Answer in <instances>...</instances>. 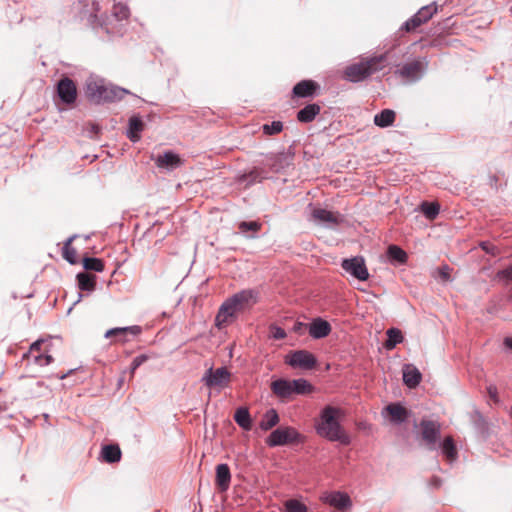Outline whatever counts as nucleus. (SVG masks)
<instances>
[{"instance_id": "f257e3e1", "label": "nucleus", "mask_w": 512, "mask_h": 512, "mask_svg": "<svg viewBox=\"0 0 512 512\" xmlns=\"http://www.w3.org/2000/svg\"><path fill=\"white\" fill-rule=\"evenodd\" d=\"M255 302V294L252 290H243L234 294L220 306L215 317V325L219 329L227 326L237 317L238 313L250 308Z\"/></svg>"}, {"instance_id": "f03ea898", "label": "nucleus", "mask_w": 512, "mask_h": 512, "mask_svg": "<svg viewBox=\"0 0 512 512\" xmlns=\"http://www.w3.org/2000/svg\"><path fill=\"white\" fill-rule=\"evenodd\" d=\"M340 409L326 406L320 415V421L316 426L317 433L330 441H338L343 445L350 444V437L345 433L338 422Z\"/></svg>"}, {"instance_id": "7ed1b4c3", "label": "nucleus", "mask_w": 512, "mask_h": 512, "mask_svg": "<svg viewBox=\"0 0 512 512\" xmlns=\"http://www.w3.org/2000/svg\"><path fill=\"white\" fill-rule=\"evenodd\" d=\"M387 64V58L384 55L361 58L346 66L343 76L350 82H360L383 70Z\"/></svg>"}, {"instance_id": "20e7f679", "label": "nucleus", "mask_w": 512, "mask_h": 512, "mask_svg": "<svg viewBox=\"0 0 512 512\" xmlns=\"http://www.w3.org/2000/svg\"><path fill=\"white\" fill-rule=\"evenodd\" d=\"M271 391L283 401H288L294 394L306 395L313 392V386L305 379H277L271 383Z\"/></svg>"}, {"instance_id": "39448f33", "label": "nucleus", "mask_w": 512, "mask_h": 512, "mask_svg": "<svg viewBox=\"0 0 512 512\" xmlns=\"http://www.w3.org/2000/svg\"><path fill=\"white\" fill-rule=\"evenodd\" d=\"M85 88L86 96H123L129 93L126 89L114 86L95 75L87 78Z\"/></svg>"}, {"instance_id": "423d86ee", "label": "nucleus", "mask_w": 512, "mask_h": 512, "mask_svg": "<svg viewBox=\"0 0 512 512\" xmlns=\"http://www.w3.org/2000/svg\"><path fill=\"white\" fill-rule=\"evenodd\" d=\"M300 437L295 428L281 426L268 436L266 444L270 447L289 445L299 442Z\"/></svg>"}, {"instance_id": "0eeeda50", "label": "nucleus", "mask_w": 512, "mask_h": 512, "mask_svg": "<svg viewBox=\"0 0 512 512\" xmlns=\"http://www.w3.org/2000/svg\"><path fill=\"white\" fill-rule=\"evenodd\" d=\"M437 10L438 6L434 2L423 6L402 25L401 30L405 32L416 31L417 28L428 22L437 13Z\"/></svg>"}, {"instance_id": "6e6552de", "label": "nucleus", "mask_w": 512, "mask_h": 512, "mask_svg": "<svg viewBox=\"0 0 512 512\" xmlns=\"http://www.w3.org/2000/svg\"><path fill=\"white\" fill-rule=\"evenodd\" d=\"M425 66L424 59L413 58L404 64L397 65L395 73L405 81H415L422 76Z\"/></svg>"}, {"instance_id": "1a4fd4ad", "label": "nucleus", "mask_w": 512, "mask_h": 512, "mask_svg": "<svg viewBox=\"0 0 512 512\" xmlns=\"http://www.w3.org/2000/svg\"><path fill=\"white\" fill-rule=\"evenodd\" d=\"M285 362L293 368L310 370L315 367L317 360L309 351L298 350L287 355Z\"/></svg>"}, {"instance_id": "9d476101", "label": "nucleus", "mask_w": 512, "mask_h": 512, "mask_svg": "<svg viewBox=\"0 0 512 512\" xmlns=\"http://www.w3.org/2000/svg\"><path fill=\"white\" fill-rule=\"evenodd\" d=\"M419 428L422 441L434 449L440 437V425L436 421L422 420Z\"/></svg>"}, {"instance_id": "9b49d317", "label": "nucleus", "mask_w": 512, "mask_h": 512, "mask_svg": "<svg viewBox=\"0 0 512 512\" xmlns=\"http://www.w3.org/2000/svg\"><path fill=\"white\" fill-rule=\"evenodd\" d=\"M43 343V340L35 341L30 346L29 351L23 355V359H27L28 361L33 360V362L39 366H46L52 363L53 358L48 354V349L45 348L42 353L41 346Z\"/></svg>"}, {"instance_id": "f8f14e48", "label": "nucleus", "mask_w": 512, "mask_h": 512, "mask_svg": "<svg viewBox=\"0 0 512 512\" xmlns=\"http://www.w3.org/2000/svg\"><path fill=\"white\" fill-rule=\"evenodd\" d=\"M320 500L341 512L349 510L352 505L348 494L339 491L325 492L321 495Z\"/></svg>"}, {"instance_id": "ddd939ff", "label": "nucleus", "mask_w": 512, "mask_h": 512, "mask_svg": "<svg viewBox=\"0 0 512 512\" xmlns=\"http://www.w3.org/2000/svg\"><path fill=\"white\" fill-rule=\"evenodd\" d=\"M230 376V372L225 367L216 370L210 368L203 376L202 381L208 387H224L229 383Z\"/></svg>"}, {"instance_id": "4468645a", "label": "nucleus", "mask_w": 512, "mask_h": 512, "mask_svg": "<svg viewBox=\"0 0 512 512\" xmlns=\"http://www.w3.org/2000/svg\"><path fill=\"white\" fill-rule=\"evenodd\" d=\"M342 268L353 275L360 281H365L369 277L364 259L361 257H353L351 259H344L342 261Z\"/></svg>"}, {"instance_id": "2eb2a0df", "label": "nucleus", "mask_w": 512, "mask_h": 512, "mask_svg": "<svg viewBox=\"0 0 512 512\" xmlns=\"http://www.w3.org/2000/svg\"><path fill=\"white\" fill-rule=\"evenodd\" d=\"M142 328L138 325L128 327H117L106 331L105 338H114L113 343H126L129 341V336L136 337L140 335Z\"/></svg>"}, {"instance_id": "dca6fc26", "label": "nucleus", "mask_w": 512, "mask_h": 512, "mask_svg": "<svg viewBox=\"0 0 512 512\" xmlns=\"http://www.w3.org/2000/svg\"><path fill=\"white\" fill-rule=\"evenodd\" d=\"M129 9L122 5V4H115L113 6V9H112V18L115 19L116 21V24H113L112 23V20H108V22H105L103 25L105 27V30L107 33H114V32H118L120 29H119V26H120V22L122 20H126L128 19L129 17Z\"/></svg>"}, {"instance_id": "f3484780", "label": "nucleus", "mask_w": 512, "mask_h": 512, "mask_svg": "<svg viewBox=\"0 0 512 512\" xmlns=\"http://www.w3.org/2000/svg\"><path fill=\"white\" fill-rule=\"evenodd\" d=\"M312 219L321 224L334 226L341 222V215L338 212L329 211L323 208H313L311 213Z\"/></svg>"}, {"instance_id": "a211bd4d", "label": "nucleus", "mask_w": 512, "mask_h": 512, "mask_svg": "<svg viewBox=\"0 0 512 512\" xmlns=\"http://www.w3.org/2000/svg\"><path fill=\"white\" fill-rule=\"evenodd\" d=\"M155 164L159 168L173 170L180 167L183 164V160L178 154H175L172 151H167L164 154L157 156Z\"/></svg>"}, {"instance_id": "6ab92c4d", "label": "nucleus", "mask_w": 512, "mask_h": 512, "mask_svg": "<svg viewBox=\"0 0 512 512\" xmlns=\"http://www.w3.org/2000/svg\"><path fill=\"white\" fill-rule=\"evenodd\" d=\"M320 89V85L314 80H302L292 90V96H314Z\"/></svg>"}, {"instance_id": "aec40b11", "label": "nucleus", "mask_w": 512, "mask_h": 512, "mask_svg": "<svg viewBox=\"0 0 512 512\" xmlns=\"http://www.w3.org/2000/svg\"><path fill=\"white\" fill-rule=\"evenodd\" d=\"M383 413H386L390 421L396 424H400L408 418L407 409L398 403L389 404Z\"/></svg>"}, {"instance_id": "412c9836", "label": "nucleus", "mask_w": 512, "mask_h": 512, "mask_svg": "<svg viewBox=\"0 0 512 512\" xmlns=\"http://www.w3.org/2000/svg\"><path fill=\"white\" fill-rule=\"evenodd\" d=\"M231 473L227 464H219L216 467V485L220 491H226L230 486Z\"/></svg>"}, {"instance_id": "4be33fe9", "label": "nucleus", "mask_w": 512, "mask_h": 512, "mask_svg": "<svg viewBox=\"0 0 512 512\" xmlns=\"http://www.w3.org/2000/svg\"><path fill=\"white\" fill-rule=\"evenodd\" d=\"M56 93L57 96H77V85L71 78L62 76L57 82Z\"/></svg>"}, {"instance_id": "5701e85b", "label": "nucleus", "mask_w": 512, "mask_h": 512, "mask_svg": "<svg viewBox=\"0 0 512 512\" xmlns=\"http://www.w3.org/2000/svg\"><path fill=\"white\" fill-rule=\"evenodd\" d=\"M331 332V325L320 318L315 319L309 327V334L315 338L320 339L328 336Z\"/></svg>"}, {"instance_id": "b1692460", "label": "nucleus", "mask_w": 512, "mask_h": 512, "mask_svg": "<svg viewBox=\"0 0 512 512\" xmlns=\"http://www.w3.org/2000/svg\"><path fill=\"white\" fill-rule=\"evenodd\" d=\"M403 381L408 387L415 388L421 381L420 371L412 364L404 365Z\"/></svg>"}, {"instance_id": "393cba45", "label": "nucleus", "mask_w": 512, "mask_h": 512, "mask_svg": "<svg viewBox=\"0 0 512 512\" xmlns=\"http://www.w3.org/2000/svg\"><path fill=\"white\" fill-rule=\"evenodd\" d=\"M321 107L318 104H308L304 108L298 111L297 119L302 123L312 122L315 117L320 113Z\"/></svg>"}, {"instance_id": "a878e982", "label": "nucleus", "mask_w": 512, "mask_h": 512, "mask_svg": "<svg viewBox=\"0 0 512 512\" xmlns=\"http://www.w3.org/2000/svg\"><path fill=\"white\" fill-rule=\"evenodd\" d=\"M144 129V123L140 119L139 116H132L129 120V129H128V138L132 142H137L140 140L141 136L140 133Z\"/></svg>"}, {"instance_id": "bb28decb", "label": "nucleus", "mask_w": 512, "mask_h": 512, "mask_svg": "<svg viewBox=\"0 0 512 512\" xmlns=\"http://www.w3.org/2000/svg\"><path fill=\"white\" fill-rule=\"evenodd\" d=\"M387 340L384 342L383 346L387 350H392L396 347L397 344L403 342L404 337L401 330L397 328H390L386 331Z\"/></svg>"}, {"instance_id": "cd10ccee", "label": "nucleus", "mask_w": 512, "mask_h": 512, "mask_svg": "<svg viewBox=\"0 0 512 512\" xmlns=\"http://www.w3.org/2000/svg\"><path fill=\"white\" fill-rule=\"evenodd\" d=\"M396 114L393 110L384 109L374 116L375 125L384 128L391 126L395 121Z\"/></svg>"}, {"instance_id": "c85d7f7f", "label": "nucleus", "mask_w": 512, "mask_h": 512, "mask_svg": "<svg viewBox=\"0 0 512 512\" xmlns=\"http://www.w3.org/2000/svg\"><path fill=\"white\" fill-rule=\"evenodd\" d=\"M78 287L82 291H93L96 286V277L93 274L82 272L77 275Z\"/></svg>"}, {"instance_id": "c756f323", "label": "nucleus", "mask_w": 512, "mask_h": 512, "mask_svg": "<svg viewBox=\"0 0 512 512\" xmlns=\"http://www.w3.org/2000/svg\"><path fill=\"white\" fill-rule=\"evenodd\" d=\"M279 420L277 411L275 409H270L264 414L259 426L262 430L268 431L276 426L279 423Z\"/></svg>"}, {"instance_id": "7c9ffc66", "label": "nucleus", "mask_w": 512, "mask_h": 512, "mask_svg": "<svg viewBox=\"0 0 512 512\" xmlns=\"http://www.w3.org/2000/svg\"><path fill=\"white\" fill-rule=\"evenodd\" d=\"M102 457L108 463H115L121 459V450L118 445H106L102 448Z\"/></svg>"}, {"instance_id": "2f4dec72", "label": "nucleus", "mask_w": 512, "mask_h": 512, "mask_svg": "<svg viewBox=\"0 0 512 512\" xmlns=\"http://www.w3.org/2000/svg\"><path fill=\"white\" fill-rule=\"evenodd\" d=\"M234 420L244 430H250L252 428L250 414L246 408L241 407L237 409L234 415Z\"/></svg>"}, {"instance_id": "473e14b6", "label": "nucleus", "mask_w": 512, "mask_h": 512, "mask_svg": "<svg viewBox=\"0 0 512 512\" xmlns=\"http://www.w3.org/2000/svg\"><path fill=\"white\" fill-rule=\"evenodd\" d=\"M73 241V237L69 238L62 250V256L63 258L68 261L70 264H76L77 263V250L71 246V243Z\"/></svg>"}, {"instance_id": "72a5a7b5", "label": "nucleus", "mask_w": 512, "mask_h": 512, "mask_svg": "<svg viewBox=\"0 0 512 512\" xmlns=\"http://www.w3.org/2000/svg\"><path fill=\"white\" fill-rule=\"evenodd\" d=\"M388 256L390 259L395 260L398 263L404 264L407 261V253L396 245H390L388 247Z\"/></svg>"}, {"instance_id": "f704fd0d", "label": "nucleus", "mask_w": 512, "mask_h": 512, "mask_svg": "<svg viewBox=\"0 0 512 512\" xmlns=\"http://www.w3.org/2000/svg\"><path fill=\"white\" fill-rule=\"evenodd\" d=\"M83 267L86 270L102 272L104 270V263L99 258L86 257L83 259Z\"/></svg>"}, {"instance_id": "c9c22d12", "label": "nucleus", "mask_w": 512, "mask_h": 512, "mask_svg": "<svg viewBox=\"0 0 512 512\" xmlns=\"http://www.w3.org/2000/svg\"><path fill=\"white\" fill-rule=\"evenodd\" d=\"M472 420L475 427L479 430L481 434H486L488 431V423L485 417L478 411H475L472 414Z\"/></svg>"}, {"instance_id": "e433bc0d", "label": "nucleus", "mask_w": 512, "mask_h": 512, "mask_svg": "<svg viewBox=\"0 0 512 512\" xmlns=\"http://www.w3.org/2000/svg\"><path fill=\"white\" fill-rule=\"evenodd\" d=\"M286 512H307L308 509L305 504L296 500L290 499L285 502Z\"/></svg>"}, {"instance_id": "4c0bfd02", "label": "nucleus", "mask_w": 512, "mask_h": 512, "mask_svg": "<svg viewBox=\"0 0 512 512\" xmlns=\"http://www.w3.org/2000/svg\"><path fill=\"white\" fill-rule=\"evenodd\" d=\"M262 129L266 135H276L283 130V123L281 121H273L271 124H264Z\"/></svg>"}, {"instance_id": "58836bf2", "label": "nucleus", "mask_w": 512, "mask_h": 512, "mask_svg": "<svg viewBox=\"0 0 512 512\" xmlns=\"http://www.w3.org/2000/svg\"><path fill=\"white\" fill-rule=\"evenodd\" d=\"M261 226V223L257 221H243L239 224L238 227L242 233H247L248 231L258 232L261 229Z\"/></svg>"}, {"instance_id": "ea45409f", "label": "nucleus", "mask_w": 512, "mask_h": 512, "mask_svg": "<svg viewBox=\"0 0 512 512\" xmlns=\"http://www.w3.org/2000/svg\"><path fill=\"white\" fill-rule=\"evenodd\" d=\"M422 211L427 218L434 219L439 212V206L434 203H424L422 205Z\"/></svg>"}, {"instance_id": "a19ab883", "label": "nucleus", "mask_w": 512, "mask_h": 512, "mask_svg": "<svg viewBox=\"0 0 512 512\" xmlns=\"http://www.w3.org/2000/svg\"><path fill=\"white\" fill-rule=\"evenodd\" d=\"M76 98H58L56 102L57 108L62 111L68 108H73Z\"/></svg>"}, {"instance_id": "79ce46f5", "label": "nucleus", "mask_w": 512, "mask_h": 512, "mask_svg": "<svg viewBox=\"0 0 512 512\" xmlns=\"http://www.w3.org/2000/svg\"><path fill=\"white\" fill-rule=\"evenodd\" d=\"M269 331H270L271 337L274 338V339L281 340V339H284L286 337L285 330L282 329L279 326L271 325L270 328H269Z\"/></svg>"}, {"instance_id": "37998d69", "label": "nucleus", "mask_w": 512, "mask_h": 512, "mask_svg": "<svg viewBox=\"0 0 512 512\" xmlns=\"http://www.w3.org/2000/svg\"><path fill=\"white\" fill-rule=\"evenodd\" d=\"M433 276L435 278H439L443 282H445L448 279V267L446 265H444V266H442L440 268H437L434 271Z\"/></svg>"}, {"instance_id": "c03bdc74", "label": "nucleus", "mask_w": 512, "mask_h": 512, "mask_svg": "<svg viewBox=\"0 0 512 512\" xmlns=\"http://www.w3.org/2000/svg\"><path fill=\"white\" fill-rule=\"evenodd\" d=\"M147 359L148 357L146 355H139L136 358H134L131 366V373L133 374L140 365L147 361Z\"/></svg>"}, {"instance_id": "a18cd8bd", "label": "nucleus", "mask_w": 512, "mask_h": 512, "mask_svg": "<svg viewBox=\"0 0 512 512\" xmlns=\"http://www.w3.org/2000/svg\"><path fill=\"white\" fill-rule=\"evenodd\" d=\"M497 276L500 279H506V280L512 281V265H510L507 268L499 271L497 273Z\"/></svg>"}, {"instance_id": "49530a36", "label": "nucleus", "mask_w": 512, "mask_h": 512, "mask_svg": "<svg viewBox=\"0 0 512 512\" xmlns=\"http://www.w3.org/2000/svg\"><path fill=\"white\" fill-rule=\"evenodd\" d=\"M481 247L483 250H485L487 253H491L493 255L496 254L495 250V246H493L492 244L488 243V242H483L481 243Z\"/></svg>"}, {"instance_id": "de8ad7c7", "label": "nucleus", "mask_w": 512, "mask_h": 512, "mask_svg": "<svg viewBox=\"0 0 512 512\" xmlns=\"http://www.w3.org/2000/svg\"><path fill=\"white\" fill-rule=\"evenodd\" d=\"M456 455H457L456 446H455L453 440L450 438V464L456 458Z\"/></svg>"}, {"instance_id": "09e8293b", "label": "nucleus", "mask_w": 512, "mask_h": 512, "mask_svg": "<svg viewBox=\"0 0 512 512\" xmlns=\"http://www.w3.org/2000/svg\"><path fill=\"white\" fill-rule=\"evenodd\" d=\"M442 454L448 459V437H445L441 443Z\"/></svg>"}, {"instance_id": "8fccbe9b", "label": "nucleus", "mask_w": 512, "mask_h": 512, "mask_svg": "<svg viewBox=\"0 0 512 512\" xmlns=\"http://www.w3.org/2000/svg\"><path fill=\"white\" fill-rule=\"evenodd\" d=\"M488 393L490 395V397L493 399V400H497V389L496 387H493V386H490L488 388Z\"/></svg>"}, {"instance_id": "3c124183", "label": "nucleus", "mask_w": 512, "mask_h": 512, "mask_svg": "<svg viewBox=\"0 0 512 512\" xmlns=\"http://www.w3.org/2000/svg\"><path fill=\"white\" fill-rule=\"evenodd\" d=\"M431 484L434 487L438 488L439 486L442 485V481L439 478H437V477H433L432 480H431Z\"/></svg>"}, {"instance_id": "603ef678", "label": "nucleus", "mask_w": 512, "mask_h": 512, "mask_svg": "<svg viewBox=\"0 0 512 512\" xmlns=\"http://www.w3.org/2000/svg\"><path fill=\"white\" fill-rule=\"evenodd\" d=\"M504 345L512 350V337H506L504 339Z\"/></svg>"}, {"instance_id": "864d4df0", "label": "nucleus", "mask_w": 512, "mask_h": 512, "mask_svg": "<svg viewBox=\"0 0 512 512\" xmlns=\"http://www.w3.org/2000/svg\"><path fill=\"white\" fill-rule=\"evenodd\" d=\"M92 132L97 134L99 132V126L96 124L91 125Z\"/></svg>"}, {"instance_id": "5fc2aeb1", "label": "nucleus", "mask_w": 512, "mask_h": 512, "mask_svg": "<svg viewBox=\"0 0 512 512\" xmlns=\"http://www.w3.org/2000/svg\"><path fill=\"white\" fill-rule=\"evenodd\" d=\"M6 411V406L0 405V413Z\"/></svg>"}, {"instance_id": "6e6d98bb", "label": "nucleus", "mask_w": 512, "mask_h": 512, "mask_svg": "<svg viewBox=\"0 0 512 512\" xmlns=\"http://www.w3.org/2000/svg\"><path fill=\"white\" fill-rule=\"evenodd\" d=\"M301 323H298V325L295 327V329H300Z\"/></svg>"}, {"instance_id": "4d7b16f0", "label": "nucleus", "mask_w": 512, "mask_h": 512, "mask_svg": "<svg viewBox=\"0 0 512 512\" xmlns=\"http://www.w3.org/2000/svg\"><path fill=\"white\" fill-rule=\"evenodd\" d=\"M102 99L106 101V100H108L109 98H107V97H104V98H102Z\"/></svg>"}]
</instances>
